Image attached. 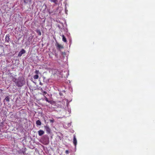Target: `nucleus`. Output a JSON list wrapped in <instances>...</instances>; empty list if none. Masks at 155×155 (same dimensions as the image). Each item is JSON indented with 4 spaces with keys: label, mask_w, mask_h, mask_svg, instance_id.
<instances>
[{
    "label": "nucleus",
    "mask_w": 155,
    "mask_h": 155,
    "mask_svg": "<svg viewBox=\"0 0 155 155\" xmlns=\"http://www.w3.org/2000/svg\"><path fill=\"white\" fill-rule=\"evenodd\" d=\"M38 135L39 136H41L42 135L44 134L45 133L44 131L43 130H40L38 131Z\"/></svg>",
    "instance_id": "obj_7"
},
{
    "label": "nucleus",
    "mask_w": 155,
    "mask_h": 155,
    "mask_svg": "<svg viewBox=\"0 0 155 155\" xmlns=\"http://www.w3.org/2000/svg\"><path fill=\"white\" fill-rule=\"evenodd\" d=\"M48 13L50 14L53 13V12L52 11H50V9L48 10Z\"/></svg>",
    "instance_id": "obj_17"
},
{
    "label": "nucleus",
    "mask_w": 155,
    "mask_h": 155,
    "mask_svg": "<svg viewBox=\"0 0 155 155\" xmlns=\"http://www.w3.org/2000/svg\"><path fill=\"white\" fill-rule=\"evenodd\" d=\"M36 32L39 35H41V33L40 30H37Z\"/></svg>",
    "instance_id": "obj_13"
},
{
    "label": "nucleus",
    "mask_w": 155,
    "mask_h": 155,
    "mask_svg": "<svg viewBox=\"0 0 155 155\" xmlns=\"http://www.w3.org/2000/svg\"><path fill=\"white\" fill-rule=\"evenodd\" d=\"M12 81L18 87H21L25 83L23 78H13Z\"/></svg>",
    "instance_id": "obj_1"
},
{
    "label": "nucleus",
    "mask_w": 155,
    "mask_h": 155,
    "mask_svg": "<svg viewBox=\"0 0 155 155\" xmlns=\"http://www.w3.org/2000/svg\"><path fill=\"white\" fill-rule=\"evenodd\" d=\"M2 91H3V90H2L0 89V92L1 93H2Z\"/></svg>",
    "instance_id": "obj_21"
},
{
    "label": "nucleus",
    "mask_w": 155,
    "mask_h": 155,
    "mask_svg": "<svg viewBox=\"0 0 155 155\" xmlns=\"http://www.w3.org/2000/svg\"><path fill=\"white\" fill-rule=\"evenodd\" d=\"M50 1H51V2H54V3L56 4L58 2V0H49Z\"/></svg>",
    "instance_id": "obj_12"
},
{
    "label": "nucleus",
    "mask_w": 155,
    "mask_h": 155,
    "mask_svg": "<svg viewBox=\"0 0 155 155\" xmlns=\"http://www.w3.org/2000/svg\"><path fill=\"white\" fill-rule=\"evenodd\" d=\"M50 122L51 123H53V120H50Z\"/></svg>",
    "instance_id": "obj_20"
},
{
    "label": "nucleus",
    "mask_w": 155,
    "mask_h": 155,
    "mask_svg": "<svg viewBox=\"0 0 155 155\" xmlns=\"http://www.w3.org/2000/svg\"><path fill=\"white\" fill-rule=\"evenodd\" d=\"M62 40L64 42H66L67 41L66 40V39L65 37V36H64V35H62Z\"/></svg>",
    "instance_id": "obj_10"
},
{
    "label": "nucleus",
    "mask_w": 155,
    "mask_h": 155,
    "mask_svg": "<svg viewBox=\"0 0 155 155\" xmlns=\"http://www.w3.org/2000/svg\"><path fill=\"white\" fill-rule=\"evenodd\" d=\"M10 35H6L5 38V41L6 42H8L10 41Z\"/></svg>",
    "instance_id": "obj_4"
},
{
    "label": "nucleus",
    "mask_w": 155,
    "mask_h": 155,
    "mask_svg": "<svg viewBox=\"0 0 155 155\" xmlns=\"http://www.w3.org/2000/svg\"><path fill=\"white\" fill-rule=\"evenodd\" d=\"M69 151L68 150H66V151H65V153H66L67 154H69Z\"/></svg>",
    "instance_id": "obj_19"
},
{
    "label": "nucleus",
    "mask_w": 155,
    "mask_h": 155,
    "mask_svg": "<svg viewBox=\"0 0 155 155\" xmlns=\"http://www.w3.org/2000/svg\"><path fill=\"white\" fill-rule=\"evenodd\" d=\"M25 53V51L24 49H22L20 51V52L18 53V57H21L22 55Z\"/></svg>",
    "instance_id": "obj_3"
},
{
    "label": "nucleus",
    "mask_w": 155,
    "mask_h": 155,
    "mask_svg": "<svg viewBox=\"0 0 155 155\" xmlns=\"http://www.w3.org/2000/svg\"><path fill=\"white\" fill-rule=\"evenodd\" d=\"M39 76H38V74H36L35 75V76H34V78H38Z\"/></svg>",
    "instance_id": "obj_18"
},
{
    "label": "nucleus",
    "mask_w": 155,
    "mask_h": 155,
    "mask_svg": "<svg viewBox=\"0 0 155 155\" xmlns=\"http://www.w3.org/2000/svg\"><path fill=\"white\" fill-rule=\"evenodd\" d=\"M31 0H24L25 3H27L28 1L31 2Z\"/></svg>",
    "instance_id": "obj_16"
},
{
    "label": "nucleus",
    "mask_w": 155,
    "mask_h": 155,
    "mask_svg": "<svg viewBox=\"0 0 155 155\" xmlns=\"http://www.w3.org/2000/svg\"><path fill=\"white\" fill-rule=\"evenodd\" d=\"M47 143H48V142H46V143H45V144H47Z\"/></svg>",
    "instance_id": "obj_23"
},
{
    "label": "nucleus",
    "mask_w": 155,
    "mask_h": 155,
    "mask_svg": "<svg viewBox=\"0 0 155 155\" xmlns=\"http://www.w3.org/2000/svg\"><path fill=\"white\" fill-rule=\"evenodd\" d=\"M36 123L37 125L38 126L41 125V121L39 120L36 121Z\"/></svg>",
    "instance_id": "obj_9"
},
{
    "label": "nucleus",
    "mask_w": 155,
    "mask_h": 155,
    "mask_svg": "<svg viewBox=\"0 0 155 155\" xmlns=\"http://www.w3.org/2000/svg\"><path fill=\"white\" fill-rule=\"evenodd\" d=\"M73 143L75 146L77 145V140L76 139L75 135H74Z\"/></svg>",
    "instance_id": "obj_8"
},
{
    "label": "nucleus",
    "mask_w": 155,
    "mask_h": 155,
    "mask_svg": "<svg viewBox=\"0 0 155 155\" xmlns=\"http://www.w3.org/2000/svg\"><path fill=\"white\" fill-rule=\"evenodd\" d=\"M5 100H6V101L8 102L9 101V96H7L5 98Z\"/></svg>",
    "instance_id": "obj_14"
},
{
    "label": "nucleus",
    "mask_w": 155,
    "mask_h": 155,
    "mask_svg": "<svg viewBox=\"0 0 155 155\" xmlns=\"http://www.w3.org/2000/svg\"><path fill=\"white\" fill-rule=\"evenodd\" d=\"M44 97H45V100L48 103H51V101L48 100V99L47 98V97H46V95L45 96H44Z\"/></svg>",
    "instance_id": "obj_11"
},
{
    "label": "nucleus",
    "mask_w": 155,
    "mask_h": 155,
    "mask_svg": "<svg viewBox=\"0 0 155 155\" xmlns=\"http://www.w3.org/2000/svg\"><path fill=\"white\" fill-rule=\"evenodd\" d=\"M39 90L41 92L40 94L42 95L44 97H45L46 95L48 94L47 91L46 90V89H44L41 88L39 89Z\"/></svg>",
    "instance_id": "obj_2"
},
{
    "label": "nucleus",
    "mask_w": 155,
    "mask_h": 155,
    "mask_svg": "<svg viewBox=\"0 0 155 155\" xmlns=\"http://www.w3.org/2000/svg\"><path fill=\"white\" fill-rule=\"evenodd\" d=\"M56 45L58 49H63V48H64L63 46L62 45H61V44H60L58 43H57L56 44Z\"/></svg>",
    "instance_id": "obj_6"
},
{
    "label": "nucleus",
    "mask_w": 155,
    "mask_h": 155,
    "mask_svg": "<svg viewBox=\"0 0 155 155\" xmlns=\"http://www.w3.org/2000/svg\"><path fill=\"white\" fill-rule=\"evenodd\" d=\"M25 151H23V153H24V152H25Z\"/></svg>",
    "instance_id": "obj_22"
},
{
    "label": "nucleus",
    "mask_w": 155,
    "mask_h": 155,
    "mask_svg": "<svg viewBox=\"0 0 155 155\" xmlns=\"http://www.w3.org/2000/svg\"><path fill=\"white\" fill-rule=\"evenodd\" d=\"M44 128L45 130H46L47 133L49 134L50 133L51 130L48 126L47 125L45 126Z\"/></svg>",
    "instance_id": "obj_5"
},
{
    "label": "nucleus",
    "mask_w": 155,
    "mask_h": 155,
    "mask_svg": "<svg viewBox=\"0 0 155 155\" xmlns=\"http://www.w3.org/2000/svg\"><path fill=\"white\" fill-rule=\"evenodd\" d=\"M35 74H40V73L39 71L36 70L35 72Z\"/></svg>",
    "instance_id": "obj_15"
}]
</instances>
